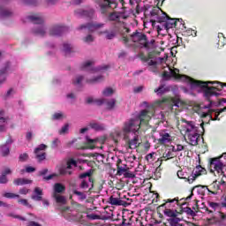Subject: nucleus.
I'll list each match as a JSON object with an SVG mask.
<instances>
[{"label": "nucleus", "instance_id": "obj_1", "mask_svg": "<svg viewBox=\"0 0 226 226\" xmlns=\"http://www.w3.org/2000/svg\"><path fill=\"white\" fill-rule=\"evenodd\" d=\"M152 116H154V110L143 109L139 113V118H131L124 123L122 131L115 132L117 137H124V140H128L130 133H137L140 130V124H147Z\"/></svg>", "mask_w": 226, "mask_h": 226}, {"label": "nucleus", "instance_id": "obj_2", "mask_svg": "<svg viewBox=\"0 0 226 226\" xmlns=\"http://www.w3.org/2000/svg\"><path fill=\"white\" fill-rule=\"evenodd\" d=\"M191 84L196 87L203 89L205 100L209 102L210 105H214L215 102L213 101V96L218 98L221 94L220 91L225 87L226 83H222L220 81H200L192 79Z\"/></svg>", "mask_w": 226, "mask_h": 226}, {"label": "nucleus", "instance_id": "obj_3", "mask_svg": "<svg viewBox=\"0 0 226 226\" xmlns=\"http://www.w3.org/2000/svg\"><path fill=\"white\" fill-rule=\"evenodd\" d=\"M150 17L152 18V19H150L152 26H154L156 22L162 24V26H157L158 33L163 31V29L169 31V29H172V27H177V19H171L158 6L152 8Z\"/></svg>", "mask_w": 226, "mask_h": 226}, {"label": "nucleus", "instance_id": "obj_4", "mask_svg": "<svg viewBox=\"0 0 226 226\" xmlns=\"http://www.w3.org/2000/svg\"><path fill=\"white\" fill-rule=\"evenodd\" d=\"M223 158H226V153L222 154L218 157L209 159L211 174H215V171L217 172L218 176H222L221 182H217L219 183V185H225V180L223 179L224 177H226L225 172H223V167H225V161H223Z\"/></svg>", "mask_w": 226, "mask_h": 226}, {"label": "nucleus", "instance_id": "obj_5", "mask_svg": "<svg viewBox=\"0 0 226 226\" xmlns=\"http://www.w3.org/2000/svg\"><path fill=\"white\" fill-rule=\"evenodd\" d=\"M27 19L32 24H37L39 26H36L32 29L33 34H35V36H45L47 34V28L43 25V22H45V19L43 18V15L40 13H34L27 16Z\"/></svg>", "mask_w": 226, "mask_h": 226}, {"label": "nucleus", "instance_id": "obj_6", "mask_svg": "<svg viewBox=\"0 0 226 226\" xmlns=\"http://www.w3.org/2000/svg\"><path fill=\"white\" fill-rule=\"evenodd\" d=\"M130 39L133 43H139L145 49H149V41L147 40V35L143 32H139L136 30L130 35Z\"/></svg>", "mask_w": 226, "mask_h": 226}, {"label": "nucleus", "instance_id": "obj_7", "mask_svg": "<svg viewBox=\"0 0 226 226\" xmlns=\"http://www.w3.org/2000/svg\"><path fill=\"white\" fill-rule=\"evenodd\" d=\"M99 4L100 12L102 15H108L110 10L117 8V3L111 0H94Z\"/></svg>", "mask_w": 226, "mask_h": 226}, {"label": "nucleus", "instance_id": "obj_8", "mask_svg": "<svg viewBox=\"0 0 226 226\" xmlns=\"http://www.w3.org/2000/svg\"><path fill=\"white\" fill-rule=\"evenodd\" d=\"M79 177L81 180L79 184L81 190H87L89 188V183H91V187L88 189V192L91 193L93 188H94V178L91 177V173H82Z\"/></svg>", "mask_w": 226, "mask_h": 226}, {"label": "nucleus", "instance_id": "obj_9", "mask_svg": "<svg viewBox=\"0 0 226 226\" xmlns=\"http://www.w3.org/2000/svg\"><path fill=\"white\" fill-rule=\"evenodd\" d=\"M165 216H168L167 219L168 224L170 226H181V219L177 217V210H172V208H165L163 211Z\"/></svg>", "mask_w": 226, "mask_h": 226}, {"label": "nucleus", "instance_id": "obj_10", "mask_svg": "<svg viewBox=\"0 0 226 226\" xmlns=\"http://www.w3.org/2000/svg\"><path fill=\"white\" fill-rule=\"evenodd\" d=\"M203 174H206V168L202 167L200 164L197 165L193 169L192 175L187 178V183L192 185V183H193L197 177L203 176Z\"/></svg>", "mask_w": 226, "mask_h": 226}, {"label": "nucleus", "instance_id": "obj_11", "mask_svg": "<svg viewBox=\"0 0 226 226\" xmlns=\"http://www.w3.org/2000/svg\"><path fill=\"white\" fill-rule=\"evenodd\" d=\"M105 24L103 23H98V22H92V23H87L81 25L79 29H87L88 33H94V31H98V29H102V27H104Z\"/></svg>", "mask_w": 226, "mask_h": 226}, {"label": "nucleus", "instance_id": "obj_12", "mask_svg": "<svg viewBox=\"0 0 226 226\" xmlns=\"http://www.w3.org/2000/svg\"><path fill=\"white\" fill-rule=\"evenodd\" d=\"M121 36V41L124 43L125 47H130V38L128 37L129 33H132V30L127 27L124 24L118 31Z\"/></svg>", "mask_w": 226, "mask_h": 226}, {"label": "nucleus", "instance_id": "obj_13", "mask_svg": "<svg viewBox=\"0 0 226 226\" xmlns=\"http://www.w3.org/2000/svg\"><path fill=\"white\" fill-rule=\"evenodd\" d=\"M45 149H47V145L41 144L34 149L35 158L38 159V162H43L47 158V153H45Z\"/></svg>", "mask_w": 226, "mask_h": 226}, {"label": "nucleus", "instance_id": "obj_14", "mask_svg": "<svg viewBox=\"0 0 226 226\" xmlns=\"http://www.w3.org/2000/svg\"><path fill=\"white\" fill-rule=\"evenodd\" d=\"M66 31H68V27L61 25H54L49 29V36H61Z\"/></svg>", "mask_w": 226, "mask_h": 226}, {"label": "nucleus", "instance_id": "obj_15", "mask_svg": "<svg viewBox=\"0 0 226 226\" xmlns=\"http://www.w3.org/2000/svg\"><path fill=\"white\" fill-rule=\"evenodd\" d=\"M159 135H160V138L157 139V142L161 146H165L172 142V136H170L169 132L165 131H161Z\"/></svg>", "mask_w": 226, "mask_h": 226}, {"label": "nucleus", "instance_id": "obj_16", "mask_svg": "<svg viewBox=\"0 0 226 226\" xmlns=\"http://www.w3.org/2000/svg\"><path fill=\"white\" fill-rule=\"evenodd\" d=\"M163 202L164 203L159 206V209L162 207H165L166 209H172L173 207H176V206H180L179 198L167 199L164 200Z\"/></svg>", "mask_w": 226, "mask_h": 226}, {"label": "nucleus", "instance_id": "obj_17", "mask_svg": "<svg viewBox=\"0 0 226 226\" xmlns=\"http://www.w3.org/2000/svg\"><path fill=\"white\" fill-rule=\"evenodd\" d=\"M201 190H207L208 193L211 195H218V190H220V183L218 181H214L209 187L207 185H200Z\"/></svg>", "mask_w": 226, "mask_h": 226}, {"label": "nucleus", "instance_id": "obj_18", "mask_svg": "<svg viewBox=\"0 0 226 226\" xmlns=\"http://www.w3.org/2000/svg\"><path fill=\"white\" fill-rule=\"evenodd\" d=\"M31 199L32 200H35V202H41L43 200V190L40 187H35Z\"/></svg>", "mask_w": 226, "mask_h": 226}, {"label": "nucleus", "instance_id": "obj_19", "mask_svg": "<svg viewBox=\"0 0 226 226\" xmlns=\"http://www.w3.org/2000/svg\"><path fill=\"white\" fill-rule=\"evenodd\" d=\"M189 144L191 146H197L199 144V139H200V134L197 132H189L188 135Z\"/></svg>", "mask_w": 226, "mask_h": 226}, {"label": "nucleus", "instance_id": "obj_20", "mask_svg": "<svg viewBox=\"0 0 226 226\" xmlns=\"http://www.w3.org/2000/svg\"><path fill=\"white\" fill-rule=\"evenodd\" d=\"M127 141V145L129 149H137L140 146V142H139V136H134L133 139H130V136H128V139H124Z\"/></svg>", "mask_w": 226, "mask_h": 226}, {"label": "nucleus", "instance_id": "obj_21", "mask_svg": "<svg viewBox=\"0 0 226 226\" xmlns=\"http://www.w3.org/2000/svg\"><path fill=\"white\" fill-rule=\"evenodd\" d=\"M117 170L118 176H123L126 170H129V168L126 164H123V160L117 159Z\"/></svg>", "mask_w": 226, "mask_h": 226}, {"label": "nucleus", "instance_id": "obj_22", "mask_svg": "<svg viewBox=\"0 0 226 226\" xmlns=\"http://www.w3.org/2000/svg\"><path fill=\"white\" fill-rule=\"evenodd\" d=\"M66 192V186L61 183H56L53 186V195H59Z\"/></svg>", "mask_w": 226, "mask_h": 226}, {"label": "nucleus", "instance_id": "obj_23", "mask_svg": "<svg viewBox=\"0 0 226 226\" xmlns=\"http://www.w3.org/2000/svg\"><path fill=\"white\" fill-rule=\"evenodd\" d=\"M109 204L111 206H126V201L121 200L120 198H116L114 195H112L109 199Z\"/></svg>", "mask_w": 226, "mask_h": 226}, {"label": "nucleus", "instance_id": "obj_24", "mask_svg": "<svg viewBox=\"0 0 226 226\" xmlns=\"http://www.w3.org/2000/svg\"><path fill=\"white\" fill-rule=\"evenodd\" d=\"M184 123H185V132L187 133H192L193 132H198V127L195 126V123H193L192 121H186V120H183Z\"/></svg>", "mask_w": 226, "mask_h": 226}, {"label": "nucleus", "instance_id": "obj_25", "mask_svg": "<svg viewBox=\"0 0 226 226\" xmlns=\"http://www.w3.org/2000/svg\"><path fill=\"white\" fill-rule=\"evenodd\" d=\"M60 211L65 220H72L73 218V215H72V210H70V207H63L60 208Z\"/></svg>", "mask_w": 226, "mask_h": 226}, {"label": "nucleus", "instance_id": "obj_26", "mask_svg": "<svg viewBox=\"0 0 226 226\" xmlns=\"http://www.w3.org/2000/svg\"><path fill=\"white\" fill-rule=\"evenodd\" d=\"M31 183H33V180L27 178L19 177L13 180L15 186H24V185H31Z\"/></svg>", "mask_w": 226, "mask_h": 226}, {"label": "nucleus", "instance_id": "obj_27", "mask_svg": "<svg viewBox=\"0 0 226 226\" xmlns=\"http://www.w3.org/2000/svg\"><path fill=\"white\" fill-rule=\"evenodd\" d=\"M161 52L158 50H154L148 53L147 56H144L141 57V60L144 61V63H147V61L151 59H156V56H160Z\"/></svg>", "mask_w": 226, "mask_h": 226}, {"label": "nucleus", "instance_id": "obj_28", "mask_svg": "<svg viewBox=\"0 0 226 226\" xmlns=\"http://www.w3.org/2000/svg\"><path fill=\"white\" fill-rule=\"evenodd\" d=\"M108 20L109 22H119L121 21V15L119 11H113L108 15Z\"/></svg>", "mask_w": 226, "mask_h": 226}, {"label": "nucleus", "instance_id": "obj_29", "mask_svg": "<svg viewBox=\"0 0 226 226\" xmlns=\"http://www.w3.org/2000/svg\"><path fill=\"white\" fill-rule=\"evenodd\" d=\"M98 143V139H90L89 137H86V144L88 149H94V147Z\"/></svg>", "mask_w": 226, "mask_h": 226}, {"label": "nucleus", "instance_id": "obj_30", "mask_svg": "<svg viewBox=\"0 0 226 226\" xmlns=\"http://www.w3.org/2000/svg\"><path fill=\"white\" fill-rule=\"evenodd\" d=\"M208 206H209V207H211V209H213V210H209V208L205 207L206 211H207V213L209 215H211V213H215V211H216V209H218V207H220L219 203L213 202V201H208Z\"/></svg>", "mask_w": 226, "mask_h": 226}, {"label": "nucleus", "instance_id": "obj_31", "mask_svg": "<svg viewBox=\"0 0 226 226\" xmlns=\"http://www.w3.org/2000/svg\"><path fill=\"white\" fill-rule=\"evenodd\" d=\"M170 75L171 77H173L174 79H176L177 80H181L183 79V77H185V75H181L179 74V69H170Z\"/></svg>", "mask_w": 226, "mask_h": 226}, {"label": "nucleus", "instance_id": "obj_32", "mask_svg": "<svg viewBox=\"0 0 226 226\" xmlns=\"http://www.w3.org/2000/svg\"><path fill=\"white\" fill-rule=\"evenodd\" d=\"M124 22L120 21H114L111 24L112 29L113 31H115V33H119L120 29L123 27Z\"/></svg>", "mask_w": 226, "mask_h": 226}, {"label": "nucleus", "instance_id": "obj_33", "mask_svg": "<svg viewBox=\"0 0 226 226\" xmlns=\"http://www.w3.org/2000/svg\"><path fill=\"white\" fill-rule=\"evenodd\" d=\"M0 151L2 153V156L6 157L10 156V147L6 144H3L0 146Z\"/></svg>", "mask_w": 226, "mask_h": 226}, {"label": "nucleus", "instance_id": "obj_34", "mask_svg": "<svg viewBox=\"0 0 226 226\" xmlns=\"http://www.w3.org/2000/svg\"><path fill=\"white\" fill-rule=\"evenodd\" d=\"M56 204H66V198L61 194H53Z\"/></svg>", "mask_w": 226, "mask_h": 226}, {"label": "nucleus", "instance_id": "obj_35", "mask_svg": "<svg viewBox=\"0 0 226 226\" xmlns=\"http://www.w3.org/2000/svg\"><path fill=\"white\" fill-rule=\"evenodd\" d=\"M176 156V154H174V152L170 151V150H168V151H165L162 154V160H172V158H175Z\"/></svg>", "mask_w": 226, "mask_h": 226}, {"label": "nucleus", "instance_id": "obj_36", "mask_svg": "<svg viewBox=\"0 0 226 226\" xmlns=\"http://www.w3.org/2000/svg\"><path fill=\"white\" fill-rule=\"evenodd\" d=\"M89 126L90 128H92L93 130H96L97 132L105 130V125L100 124L98 123H90Z\"/></svg>", "mask_w": 226, "mask_h": 226}, {"label": "nucleus", "instance_id": "obj_37", "mask_svg": "<svg viewBox=\"0 0 226 226\" xmlns=\"http://www.w3.org/2000/svg\"><path fill=\"white\" fill-rule=\"evenodd\" d=\"M12 15L13 11L3 7L0 8V17H11Z\"/></svg>", "mask_w": 226, "mask_h": 226}, {"label": "nucleus", "instance_id": "obj_38", "mask_svg": "<svg viewBox=\"0 0 226 226\" xmlns=\"http://www.w3.org/2000/svg\"><path fill=\"white\" fill-rule=\"evenodd\" d=\"M102 34H106L107 40H114V37L116 36L117 33L114 30H112L110 32H109V30H106V31L102 32Z\"/></svg>", "mask_w": 226, "mask_h": 226}, {"label": "nucleus", "instance_id": "obj_39", "mask_svg": "<svg viewBox=\"0 0 226 226\" xmlns=\"http://www.w3.org/2000/svg\"><path fill=\"white\" fill-rule=\"evenodd\" d=\"M210 112H215L214 117L213 115L210 116L212 121H220L219 116L222 114V112H220V109H211Z\"/></svg>", "mask_w": 226, "mask_h": 226}, {"label": "nucleus", "instance_id": "obj_40", "mask_svg": "<svg viewBox=\"0 0 226 226\" xmlns=\"http://www.w3.org/2000/svg\"><path fill=\"white\" fill-rule=\"evenodd\" d=\"M18 203L28 207L29 209H33V205L29 204V201L26 199H19L18 200Z\"/></svg>", "mask_w": 226, "mask_h": 226}, {"label": "nucleus", "instance_id": "obj_41", "mask_svg": "<svg viewBox=\"0 0 226 226\" xmlns=\"http://www.w3.org/2000/svg\"><path fill=\"white\" fill-rule=\"evenodd\" d=\"M226 44V38L223 36V34H218V42L219 47H223Z\"/></svg>", "mask_w": 226, "mask_h": 226}, {"label": "nucleus", "instance_id": "obj_42", "mask_svg": "<svg viewBox=\"0 0 226 226\" xmlns=\"http://www.w3.org/2000/svg\"><path fill=\"white\" fill-rule=\"evenodd\" d=\"M154 93H156L157 94H165V93H167V88H165V85H161L158 88H155Z\"/></svg>", "mask_w": 226, "mask_h": 226}, {"label": "nucleus", "instance_id": "obj_43", "mask_svg": "<svg viewBox=\"0 0 226 226\" xmlns=\"http://www.w3.org/2000/svg\"><path fill=\"white\" fill-rule=\"evenodd\" d=\"M102 81H103V76L100 75L92 79H87V82H88V84H96V83L102 82Z\"/></svg>", "mask_w": 226, "mask_h": 226}, {"label": "nucleus", "instance_id": "obj_44", "mask_svg": "<svg viewBox=\"0 0 226 226\" xmlns=\"http://www.w3.org/2000/svg\"><path fill=\"white\" fill-rule=\"evenodd\" d=\"M3 197H5V199H20V195L13 192H5L3 194Z\"/></svg>", "mask_w": 226, "mask_h": 226}, {"label": "nucleus", "instance_id": "obj_45", "mask_svg": "<svg viewBox=\"0 0 226 226\" xmlns=\"http://www.w3.org/2000/svg\"><path fill=\"white\" fill-rule=\"evenodd\" d=\"M64 52L66 55L72 54V52H73V47H72L71 44L64 43Z\"/></svg>", "mask_w": 226, "mask_h": 226}, {"label": "nucleus", "instance_id": "obj_46", "mask_svg": "<svg viewBox=\"0 0 226 226\" xmlns=\"http://www.w3.org/2000/svg\"><path fill=\"white\" fill-rule=\"evenodd\" d=\"M184 212L186 213L189 216H197V213L192 209L190 207H186L184 208Z\"/></svg>", "mask_w": 226, "mask_h": 226}, {"label": "nucleus", "instance_id": "obj_47", "mask_svg": "<svg viewBox=\"0 0 226 226\" xmlns=\"http://www.w3.org/2000/svg\"><path fill=\"white\" fill-rule=\"evenodd\" d=\"M72 167H77V161H75L74 159H71L67 162L66 163V169L68 170H70V169H72Z\"/></svg>", "mask_w": 226, "mask_h": 226}, {"label": "nucleus", "instance_id": "obj_48", "mask_svg": "<svg viewBox=\"0 0 226 226\" xmlns=\"http://www.w3.org/2000/svg\"><path fill=\"white\" fill-rule=\"evenodd\" d=\"M60 176H66L68 174L69 176H72V170H68L67 168H60L59 170Z\"/></svg>", "mask_w": 226, "mask_h": 226}, {"label": "nucleus", "instance_id": "obj_49", "mask_svg": "<svg viewBox=\"0 0 226 226\" xmlns=\"http://www.w3.org/2000/svg\"><path fill=\"white\" fill-rule=\"evenodd\" d=\"M27 160H29V154H27V153L19 154V162H27Z\"/></svg>", "mask_w": 226, "mask_h": 226}, {"label": "nucleus", "instance_id": "obj_50", "mask_svg": "<svg viewBox=\"0 0 226 226\" xmlns=\"http://www.w3.org/2000/svg\"><path fill=\"white\" fill-rule=\"evenodd\" d=\"M8 70H10V62L5 63L4 68L0 70V77L4 75Z\"/></svg>", "mask_w": 226, "mask_h": 226}, {"label": "nucleus", "instance_id": "obj_51", "mask_svg": "<svg viewBox=\"0 0 226 226\" xmlns=\"http://www.w3.org/2000/svg\"><path fill=\"white\" fill-rule=\"evenodd\" d=\"M116 107V100L115 99H111L110 101H109L107 102V109L109 110H112V109H114Z\"/></svg>", "mask_w": 226, "mask_h": 226}, {"label": "nucleus", "instance_id": "obj_52", "mask_svg": "<svg viewBox=\"0 0 226 226\" xmlns=\"http://www.w3.org/2000/svg\"><path fill=\"white\" fill-rule=\"evenodd\" d=\"M72 192H73L74 195H78V197H80L81 200H86L87 196L84 192L77 191V190H73Z\"/></svg>", "mask_w": 226, "mask_h": 226}, {"label": "nucleus", "instance_id": "obj_53", "mask_svg": "<svg viewBox=\"0 0 226 226\" xmlns=\"http://www.w3.org/2000/svg\"><path fill=\"white\" fill-rule=\"evenodd\" d=\"M102 94L103 96H110L111 94H114V90L110 87H108L103 90Z\"/></svg>", "mask_w": 226, "mask_h": 226}, {"label": "nucleus", "instance_id": "obj_54", "mask_svg": "<svg viewBox=\"0 0 226 226\" xmlns=\"http://www.w3.org/2000/svg\"><path fill=\"white\" fill-rule=\"evenodd\" d=\"M8 177L5 175H3V173H1L0 175V185H6L8 184Z\"/></svg>", "mask_w": 226, "mask_h": 226}, {"label": "nucleus", "instance_id": "obj_55", "mask_svg": "<svg viewBox=\"0 0 226 226\" xmlns=\"http://www.w3.org/2000/svg\"><path fill=\"white\" fill-rule=\"evenodd\" d=\"M70 128V125L68 124H64L61 130L59 131V134L60 135H64V133H67L68 132V130Z\"/></svg>", "mask_w": 226, "mask_h": 226}, {"label": "nucleus", "instance_id": "obj_56", "mask_svg": "<svg viewBox=\"0 0 226 226\" xmlns=\"http://www.w3.org/2000/svg\"><path fill=\"white\" fill-rule=\"evenodd\" d=\"M83 41H85V43H91V41H94V38L93 37V35L88 34L83 39Z\"/></svg>", "mask_w": 226, "mask_h": 226}, {"label": "nucleus", "instance_id": "obj_57", "mask_svg": "<svg viewBox=\"0 0 226 226\" xmlns=\"http://www.w3.org/2000/svg\"><path fill=\"white\" fill-rule=\"evenodd\" d=\"M154 154H156L151 153V154H147L146 161L147 162H154Z\"/></svg>", "mask_w": 226, "mask_h": 226}, {"label": "nucleus", "instance_id": "obj_58", "mask_svg": "<svg viewBox=\"0 0 226 226\" xmlns=\"http://www.w3.org/2000/svg\"><path fill=\"white\" fill-rule=\"evenodd\" d=\"M61 144V140H59V139H55L52 142H51V147L56 148L57 147V146H59Z\"/></svg>", "mask_w": 226, "mask_h": 226}, {"label": "nucleus", "instance_id": "obj_59", "mask_svg": "<svg viewBox=\"0 0 226 226\" xmlns=\"http://www.w3.org/2000/svg\"><path fill=\"white\" fill-rule=\"evenodd\" d=\"M91 64H93V62H91V61H87V62L83 63L81 65V70H86L87 68H89V66H91Z\"/></svg>", "mask_w": 226, "mask_h": 226}, {"label": "nucleus", "instance_id": "obj_60", "mask_svg": "<svg viewBox=\"0 0 226 226\" xmlns=\"http://www.w3.org/2000/svg\"><path fill=\"white\" fill-rule=\"evenodd\" d=\"M123 175L124 176V177H135V174L132 173V171H129L128 170L125 172H124Z\"/></svg>", "mask_w": 226, "mask_h": 226}, {"label": "nucleus", "instance_id": "obj_61", "mask_svg": "<svg viewBox=\"0 0 226 226\" xmlns=\"http://www.w3.org/2000/svg\"><path fill=\"white\" fill-rule=\"evenodd\" d=\"M61 117H63V113H55L52 116L53 121H57V120L61 119Z\"/></svg>", "mask_w": 226, "mask_h": 226}, {"label": "nucleus", "instance_id": "obj_62", "mask_svg": "<svg viewBox=\"0 0 226 226\" xmlns=\"http://www.w3.org/2000/svg\"><path fill=\"white\" fill-rule=\"evenodd\" d=\"M82 80H84V76H78L76 78L75 80H73V84L77 85V84H80V82H82Z\"/></svg>", "mask_w": 226, "mask_h": 226}, {"label": "nucleus", "instance_id": "obj_63", "mask_svg": "<svg viewBox=\"0 0 226 226\" xmlns=\"http://www.w3.org/2000/svg\"><path fill=\"white\" fill-rule=\"evenodd\" d=\"M19 193L20 195H27V193H29V189L23 187L19 189Z\"/></svg>", "mask_w": 226, "mask_h": 226}, {"label": "nucleus", "instance_id": "obj_64", "mask_svg": "<svg viewBox=\"0 0 226 226\" xmlns=\"http://www.w3.org/2000/svg\"><path fill=\"white\" fill-rule=\"evenodd\" d=\"M148 66H154L156 68V64H158V62L156 60H148L147 61Z\"/></svg>", "mask_w": 226, "mask_h": 226}]
</instances>
